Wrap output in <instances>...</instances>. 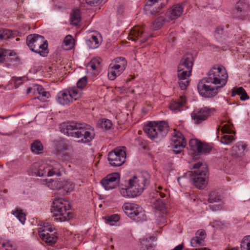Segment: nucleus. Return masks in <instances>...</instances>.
Listing matches in <instances>:
<instances>
[{"label":"nucleus","instance_id":"f257e3e1","mask_svg":"<svg viewBox=\"0 0 250 250\" xmlns=\"http://www.w3.org/2000/svg\"><path fill=\"white\" fill-rule=\"evenodd\" d=\"M228 74L221 66L211 68L207 77L200 80L197 88L201 96L205 98H212L216 96L218 90L223 87L228 81Z\"/></svg>","mask_w":250,"mask_h":250},{"label":"nucleus","instance_id":"f03ea898","mask_svg":"<svg viewBox=\"0 0 250 250\" xmlns=\"http://www.w3.org/2000/svg\"><path fill=\"white\" fill-rule=\"evenodd\" d=\"M62 166L54 160L42 161L34 163L28 170L30 175L39 177L60 176Z\"/></svg>","mask_w":250,"mask_h":250},{"label":"nucleus","instance_id":"7ed1b4c3","mask_svg":"<svg viewBox=\"0 0 250 250\" xmlns=\"http://www.w3.org/2000/svg\"><path fill=\"white\" fill-rule=\"evenodd\" d=\"M60 129L64 134L77 138H83L91 140L95 136L94 128L85 123L75 122L63 123L61 125Z\"/></svg>","mask_w":250,"mask_h":250},{"label":"nucleus","instance_id":"20e7f679","mask_svg":"<svg viewBox=\"0 0 250 250\" xmlns=\"http://www.w3.org/2000/svg\"><path fill=\"white\" fill-rule=\"evenodd\" d=\"M70 208L68 201L62 198L54 200L51 209L53 220L56 222H64L71 219L72 214Z\"/></svg>","mask_w":250,"mask_h":250},{"label":"nucleus","instance_id":"39448f33","mask_svg":"<svg viewBox=\"0 0 250 250\" xmlns=\"http://www.w3.org/2000/svg\"><path fill=\"white\" fill-rule=\"evenodd\" d=\"M169 126L165 121H151L144 126V130L151 140H162L168 132Z\"/></svg>","mask_w":250,"mask_h":250},{"label":"nucleus","instance_id":"423d86ee","mask_svg":"<svg viewBox=\"0 0 250 250\" xmlns=\"http://www.w3.org/2000/svg\"><path fill=\"white\" fill-rule=\"evenodd\" d=\"M26 44L30 49L41 56H45L47 53V41L41 35L30 34L26 38Z\"/></svg>","mask_w":250,"mask_h":250},{"label":"nucleus","instance_id":"0eeeda50","mask_svg":"<svg viewBox=\"0 0 250 250\" xmlns=\"http://www.w3.org/2000/svg\"><path fill=\"white\" fill-rule=\"evenodd\" d=\"M192 169L194 170L191 177L194 185L199 189L205 187L206 183V175L208 172L207 167L202 162H199L193 165Z\"/></svg>","mask_w":250,"mask_h":250},{"label":"nucleus","instance_id":"6e6552de","mask_svg":"<svg viewBox=\"0 0 250 250\" xmlns=\"http://www.w3.org/2000/svg\"><path fill=\"white\" fill-rule=\"evenodd\" d=\"M149 175L144 173L135 176L128 180V185L135 197L140 195L143 192L146 184L149 182Z\"/></svg>","mask_w":250,"mask_h":250},{"label":"nucleus","instance_id":"1a4fd4ad","mask_svg":"<svg viewBox=\"0 0 250 250\" xmlns=\"http://www.w3.org/2000/svg\"><path fill=\"white\" fill-rule=\"evenodd\" d=\"M122 208L125 213L130 218L137 222L146 220L145 210L139 205L133 203H125Z\"/></svg>","mask_w":250,"mask_h":250},{"label":"nucleus","instance_id":"9d476101","mask_svg":"<svg viewBox=\"0 0 250 250\" xmlns=\"http://www.w3.org/2000/svg\"><path fill=\"white\" fill-rule=\"evenodd\" d=\"M127 62L123 57L116 58L109 65L108 69V77L110 80H114L125 70Z\"/></svg>","mask_w":250,"mask_h":250},{"label":"nucleus","instance_id":"9b49d317","mask_svg":"<svg viewBox=\"0 0 250 250\" xmlns=\"http://www.w3.org/2000/svg\"><path fill=\"white\" fill-rule=\"evenodd\" d=\"M125 149V146H119L109 153L108 160L111 166L120 167L125 163L126 158Z\"/></svg>","mask_w":250,"mask_h":250},{"label":"nucleus","instance_id":"f8f14e48","mask_svg":"<svg viewBox=\"0 0 250 250\" xmlns=\"http://www.w3.org/2000/svg\"><path fill=\"white\" fill-rule=\"evenodd\" d=\"M214 110L207 107L196 109L191 113V117L195 124H199L206 120Z\"/></svg>","mask_w":250,"mask_h":250},{"label":"nucleus","instance_id":"ddd939ff","mask_svg":"<svg viewBox=\"0 0 250 250\" xmlns=\"http://www.w3.org/2000/svg\"><path fill=\"white\" fill-rule=\"evenodd\" d=\"M120 175L118 172H114L106 175L101 181V184L105 190L115 188L118 184Z\"/></svg>","mask_w":250,"mask_h":250},{"label":"nucleus","instance_id":"4468645a","mask_svg":"<svg viewBox=\"0 0 250 250\" xmlns=\"http://www.w3.org/2000/svg\"><path fill=\"white\" fill-rule=\"evenodd\" d=\"M128 39L132 41H139L142 43L146 42L148 36L145 33V29L143 26H134L130 31Z\"/></svg>","mask_w":250,"mask_h":250},{"label":"nucleus","instance_id":"2eb2a0df","mask_svg":"<svg viewBox=\"0 0 250 250\" xmlns=\"http://www.w3.org/2000/svg\"><path fill=\"white\" fill-rule=\"evenodd\" d=\"M190 149L194 153H208L212 148V146L206 142H189Z\"/></svg>","mask_w":250,"mask_h":250},{"label":"nucleus","instance_id":"dca6fc26","mask_svg":"<svg viewBox=\"0 0 250 250\" xmlns=\"http://www.w3.org/2000/svg\"><path fill=\"white\" fill-rule=\"evenodd\" d=\"M192 66L193 57L191 55L188 54L184 56L180 61L177 70L191 73Z\"/></svg>","mask_w":250,"mask_h":250},{"label":"nucleus","instance_id":"f3484780","mask_svg":"<svg viewBox=\"0 0 250 250\" xmlns=\"http://www.w3.org/2000/svg\"><path fill=\"white\" fill-rule=\"evenodd\" d=\"M206 233L204 229H199L195 233V236L190 240L191 246L193 247H198L204 245Z\"/></svg>","mask_w":250,"mask_h":250},{"label":"nucleus","instance_id":"a211bd4d","mask_svg":"<svg viewBox=\"0 0 250 250\" xmlns=\"http://www.w3.org/2000/svg\"><path fill=\"white\" fill-rule=\"evenodd\" d=\"M190 72L177 70V76L179 85L182 90H185L189 84V78L191 75Z\"/></svg>","mask_w":250,"mask_h":250},{"label":"nucleus","instance_id":"6ab92c4d","mask_svg":"<svg viewBox=\"0 0 250 250\" xmlns=\"http://www.w3.org/2000/svg\"><path fill=\"white\" fill-rule=\"evenodd\" d=\"M248 9V6L246 3L237 2L233 13L235 17L239 19H244L247 16Z\"/></svg>","mask_w":250,"mask_h":250},{"label":"nucleus","instance_id":"aec40b11","mask_svg":"<svg viewBox=\"0 0 250 250\" xmlns=\"http://www.w3.org/2000/svg\"><path fill=\"white\" fill-rule=\"evenodd\" d=\"M41 183L48 188L56 190L61 188L62 184L61 179H45L41 180Z\"/></svg>","mask_w":250,"mask_h":250},{"label":"nucleus","instance_id":"412c9836","mask_svg":"<svg viewBox=\"0 0 250 250\" xmlns=\"http://www.w3.org/2000/svg\"><path fill=\"white\" fill-rule=\"evenodd\" d=\"M56 100L62 105H67L72 102V97L67 90L60 91L56 96Z\"/></svg>","mask_w":250,"mask_h":250},{"label":"nucleus","instance_id":"4be33fe9","mask_svg":"<svg viewBox=\"0 0 250 250\" xmlns=\"http://www.w3.org/2000/svg\"><path fill=\"white\" fill-rule=\"evenodd\" d=\"M183 12V6L179 4H175L168 11L167 16L171 20H175L180 17Z\"/></svg>","mask_w":250,"mask_h":250},{"label":"nucleus","instance_id":"5701e85b","mask_svg":"<svg viewBox=\"0 0 250 250\" xmlns=\"http://www.w3.org/2000/svg\"><path fill=\"white\" fill-rule=\"evenodd\" d=\"M1 63L8 61L13 62L16 61L17 57L16 53L12 50L1 48Z\"/></svg>","mask_w":250,"mask_h":250},{"label":"nucleus","instance_id":"b1692460","mask_svg":"<svg viewBox=\"0 0 250 250\" xmlns=\"http://www.w3.org/2000/svg\"><path fill=\"white\" fill-rule=\"evenodd\" d=\"M34 91L39 94V96L35 99H38L42 102L46 101V99L48 98L50 95V93L45 90L44 88L41 85H36L34 86Z\"/></svg>","mask_w":250,"mask_h":250},{"label":"nucleus","instance_id":"393cba45","mask_svg":"<svg viewBox=\"0 0 250 250\" xmlns=\"http://www.w3.org/2000/svg\"><path fill=\"white\" fill-rule=\"evenodd\" d=\"M186 102L185 96H181L180 98L175 101H173L170 103V108L172 110L180 111Z\"/></svg>","mask_w":250,"mask_h":250},{"label":"nucleus","instance_id":"a878e982","mask_svg":"<svg viewBox=\"0 0 250 250\" xmlns=\"http://www.w3.org/2000/svg\"><path fill=\"white\" fill-rule=\"evenodd\" d=\"M236 95L240 96V98L242 101L248 100L249 97L245 90L242 87H234L232 91L231 96L234 97Z\"/></svg>","mask_w":250,"mask_h":250},{"label":"nucleus","instance_id":"bb28decb","mask_svg":"<svg viewBox=\"0 0 250 250\" xmlns=\"http://www.w3.org/2000/svg\"><path fill=\"white\" fill-rule=\"evenodd\" d=\"M39 236L42 240L51 245L54 244L57 239V236L54 233H44V232L43 233L42 232Z\"/></svg>","mask_w":250,"mask_h":250},{"label":"nucleus","instance_id":"cd10ccee","mask_svg":"<svg viewBox=\"0 0 250 250\" xmlns=\"http://www.w3.org/2000/svg\"><path fill=\"white\" fill-rule=\"evenodd\" d=\"M246 149V147L244 144L238 143L232 147L231 150L234 154L241 156L244 154Z\"/></svg>","mask_w":250,"mask_h":250},{"label":"nucleus","instance_id":"c85d7f7f","mask_svg":"<svg viewBox=\"0 0 250 250\" xmlns=\"http://www.w3.org/2000/svg\"><path fill=\"white\" fill-rule=\"evenodd\" d=\"M12 214L16 217L22 224H24L26 220V215L21 208H15L12 211Z\"/></svg>","mask_w":250,"mask_h":250},{"label":"nucleus","instance_id":"c756f323","mask_svg":"<svg viewBox=\"0 0 250 250\" xmlns=\"http://www.w3.org/2000/svg\"><path fill=\"white\" fill-rule=\"evenodd\" d=\"M86 43L90 48L95 49L99 46L100 42L97 36L92 35L89 39L86 40Z\"/></svg>","mask_w":250,"mask_h":250},{"label":"nucleus","instance_id":"7c9ffc66","mask_svg":"<svg viewBox=\"0 0 250 250\" xmlns=\"http://www.w3.org/2000/svg\"><path fill=\"white\" fill-rule=\"evenodd\" d=\"M81 20V12L78 9H74L71 15V22L72 24L77 25Z\"/></svg>","mask_w":250,"mask_h":250},{"label":"nucleus","instance_id":"2f4dec72","mask_svg":"<svg viewBox=\"0 0 250 250\" xmlns=\"http://www.w3.org/2000/svg\"><path fill=\"white\" fill-rule=\"evenodd\" d=\"M61 188L67 192H71L74 190V184L70 180H61Z\"/></svg>","mask_w":250,"mask_h":250},{"label":"nucleus","instance_id":"473e14b6","mask_svg":"<svg viewBox=\"0 0 250 250\" xmlns=\"http://www.w3.org/2000/svg\"><path fill=\"white\" fill-rule=\"evenodd\" d=\"M72 97V101L77 100L82 96V92L78 87H71L67 90Z\"/></svg>","mask_w":250,"mask_h":250},{"label":"nucleus","instance_id":"72a5a7b5","mask_svg":"<svg viewBox=\"0 0 250 250\" xmlns=\"http://www.w3.org/2000/svg\"><path fill=\"white\" fill-rule=\"evenodd\" d=\"M43 146L41 142H33L31 145V150L35 154H39L43 150Z\"/></svg>","mask_w":250,"mask_h":250},{"label":"nucleus","instance_id":"f704fd0d","mask_svg":"<svg viewBox=\"0 0 250 250\" xmlns=\"http://www.w3.org/2000/svg\"><path fill=\"white\" fill-rule=\"evenodd\" d=\"M172 149L175 154L180 153L185 148L187 145V142H173Z\"/></svg>","mask_w":250,"mask_h":250},{"label":"nucleus","instance_id":"c9c22d12","mask_svg":"<svg viewBox=\"0 0 250 250\" xmlns=\"http://www.w3.org/2000/svg\"><path fill=\"white\" fill-rule=\"evenodd\" d=\"M42 226V227L39 228V235L42 232L43 233H49V232H52L54 230V228L52 227V225L48 222H44Z\"/></svg>","mask_w":250,"mask_h":250},{"label":"nucleus","instance_id":"e433bc0d","mask_svg":"<svg viewBox=\"0 0 250 250\" xmlns=\"http://www.w3.org/2000/svg\"><path fill=\"white\" fill-rule=\"evenodd\" d=\"M152 237L151 236H148L146 238H143L141 240V245L142 247L144 248L143 250H150L152 248Z\"/></svg>","mask_w":250,"mask_h":250},{"label":"nucleus","instance_id":"4c0bfd02","mask_svg":"<svg viewBox=\"0 0 250 250\" xmlns=\"http://www.w3.org/2000/svg\"><path fill=\"white\" fill-rule=\"evenodd\" d=\"M208 201L209 203H222L221 197L219 194L215 192H212L209 195Z\"/></svg>","mask_w":250,"mask_h":250},{"label":"nucleus","instance_id":"58836bf2","mask_svg":"<svg viewBox=\"0 0 250 250\" xmlns=\"http://www.w3.org/2000/svg\"><path fill=\"white\" fill-rule=\"evenodd\" d=\"M97 125L99 127L107 130L112 127V124L111 121L108 119H102L98 121Z\"/></svg>","mask_w":250,"mask_h":250},{"label":"nucleus","instance_id":"ea45409f","mask_svg":"<svg viewBox=\"0 0 250 250\" xmlns=\"http://www.w3.org/2000/svg\"><path fill=\"white\" fill-rule=\"evenodd\" d=\"M165 21V18L163 16L158 17L153 23L152 29L153 30L160 29L164 24Z\"/></svg>","mask_w":250,"mask_h":250},{"label":"nucleus","instance_id":"a19ab883","mask_svg":"<svg viewBox=\"0 0 250 250\" xmlns=\"http://www.w3.org/2000/svg\"><path fill=\"white\" fill-rule=\"evenodd\" d=\"M120 192L121 194L125 198H134L135 197L128 185L126 188H120Z\"/></svg>","mask_w":250,"mask_h":250},{"label":"nucleus","instance_id":"79ce46f5","mask_svg":"<svg viewBox=\"0 0 250 250\" xmlns=\"http://www.w3.org/2000/svg\"><path fill=\"white\" fill-rule=\"evenodd\" d=\"M241 250H250V235L245 236L241 242Z\"/></svg>","mask_w":250,"mask_h":250},{"label":"nucleus","instance_id":"37998d69","mask_svg":"<svg viewBox=\"0 0 250 250\" xmlns=\"http://www.w3.org/2000/svg\"><path fill=\"white\" fill-rule=\"evenodd\" d=\"M222 131L224 133H227L229 134L227 135H224L223 136V138L224 140V141H234L236 139V138H235L234 136L229 134L231 133H230V130L228 128V127L227 125H225L223 126V127L222 128Z\"/></svg>","mask_w":250,"mask_h":250},{"label":"nucleus","instance_id":"c03bdc74","mask_svg":"<svg viewBox=\"0 0 250 250\" xmlns=\"http://www.w3.org/2000/svg\"><path fill=\"white\" fill-rule=\"evenodd\" d=\"M14 37L11 30L7 29H1V40H7Z\"/></svg>","mask_w":250,"mask_h":250},{"label":"nucleus","instance_id":"a18cd8bd","mask_svg":"<svg viewBox=\"0 0 250 250\" xmlns=\"http://www.w3.org/2000/svg\"><path fill=\"white\" fill-rule=\"evenodd\" d=\"M100 66V62L97 59H93L87 64V67L92 70H96Z\"/></svg>","mask_w":250,"mask_h":250},{"label":"nucleus","instance_id":"49530a36","mask_svg":"<svg viewBox=\"0 0 250 250\" xmlns=\"http://www.w3.org/2000/svg\"><path fill=\"white\" fill-rule=\"evenodd\" d=\"M1 250H16V249L12 242L5 241L1 243Z\"/></svg>","mask_w":250,"mask_h":250},{"label":"nucleus","instance_id":"de8ad7c7","mask_svg":"<svg viewBox=\"0 0 250 250\" xmlns=\"http://www.w3.org/2000/svg\"><path fill=\"white\" fill-rule=\"evenodd\" d=\"M171 135L174 138L172 141H185V138L182 133L176 129L173 130Z\"/></svg>","mask_w":250,"mask_h":250},{"label":"nucleus","instance_id":"09e8293b","mask_svg":"<svg viewBox=\"0 0 250 250\" xmlns=\"http://www.w3.org/2000/svg\"><path fill=\"white\" fill-rule=\"evenodd\" d=\"M63 43L67 46V49L71 48L73 46V39L71 36L68 35L66 36L63 41Z\"/></svg>","mask_w":250,"mask_h":250},{"label":"nucleus","instance_id":"8fccbe9b","mask_svg":"<svg viewBox=\"0 0 250 250\" xmlns=\"http://www.w3.org/2000/svg\"><path fill=\"white\" fill-rule=\"evenodd\" d=\"M224 33V28L223 26H218L216 28L214 31V36L217 40L222 38Z\"/></svg>","mask_w":250,"mask_h":250},{"label":"nucleus","instance_id":"3c124183","mask_svg":"<svg viewBox=\"0 0 250 250\" xmlns=\"http://www.w3.org/2000/svg\"><path fill=\"white\" fill-rule=\"evenodd\" d=\"M154 206L156 209L161 210L165 208L166 204L163 200L158 199L154 203Z\"/></svg>","mask_w":250,"mask_h":250},{"label":"nucleus","instance_id":"603ef678","mask_svg":"<svg viewBox=\"0 0 250 250\" xmlns=\"http://www.w3.org/2000/svg\"><path fill=\"white\" fill-rule=\"evenodd\" d=\"M166 192L167 193V190L161 186H159L156 189L157 197L160 196L161 198H163L166 196Z\"/></svg>","mask_w":250,"mask_h":250},{"label":"nucleus","instance_id":"864d4df0","mask_svg":"<svg viewBox=\"0 0 250 250\" xmlns=\"http://www.w3.org/2000/svg\"><path fill=\"white\" fill-rule=\"evenodd\" d=\"M26 78L25 77H13L12 80L15 83V86L16 88L18 87L21 85L24 81H25Z\"/></svg>","mask_w":250,"mask_h":250},{"label":"nucleus","instance_id":"5fc2aeb1","mask_svg":"<svg viewBox=\"0 0 250 250\" xmlns=\"http://www.w3.org/2000/svg\"><path fill=\"white\" fill-rule=\"evenodd\" d=\"M120 220V216L117 214H114L108 217L107 219L110 225L113 226L115 223L117 222Z\"/></svg>","mask_w":250,"mask_h":250},{"label":"nucleus","instance_id":"6e6d98bb","mask_svg":"<svg viewBox=\"0 0 250 250\" xmlns=\"http://www.w3.org/2000/svg\"><path fill=\"white\" fill-rule=\"evenodd\" d=\"M222 203H210L208 207L212 211H218L222 209Z\"/></svg>","mask_w":250,"mask_h":250},{"label":"nucleus","instance_id":"4d7b16f0","mask_svg":"<svg viewBox=\"0 0 250 250\" xmlns=\"http://www.w3.org/2000/svg\"><path fill=\"white\" fill-rule=\"evenodd\" d=\"M87 80L86 77H83L80 79L77 83V87L78 88H83L86 84Z\"/></svg>","mask_w":250,"mask_h":250},{"label":"nucleus","instance_id":"13d9d810","mask_svg":"<svg viewBox=\"0 0 250 250\" xmlns=\"http://www.w3.org/2000/svg\"><path fill=\"white\" fill-rule=\"evenodd\" d=\"M139 149L141 150H147L149 149L147 142H141L139 145Z\"/></svg>","mask_w":250,"mask_h":250},{"label":"nucleus","instance_id":"bf43d9fd","mask_svg":"<svg viewBox=\"0 0 250 250\" xmlns=\"http://www.w3.org/2000/svg\"><path fill=\"white\" fill-rule=\"evenodd\" d=\"M100 0H85V2L87 4L90 5H96L99 3Z\"/></svg>","mask_w":250,"mask_h":250},{"label":"nucleus","instance_id":"052dcab7","mask_svg":"<svg viewBox=\"0 0 250 250\" xmlns=\"http://www.w3.org/2000/svg\"><path fill=\"white\" fill-rule=\"evenodd\" d=\"M183 248V246L182 244L179 245L178 246L175 247L174 249L172 250H182Z\"/></svg>","mask_w":250,"mask_h":250},{"label":"nucleus","instance_id":"680f3d73","mask_svg":"<svg viewBox=\"0 0 250 250\" xmlns=\"http://www.w3.org/2000/svg\"><path fill=\"white\" fill-rule=\"evenodd\" d=\"M34 86L33 87L28 88V89H27V93H30L31 92H32V91H34Z\"/></svg>","mask_w":250,"mask_h":250},{"label":"nucleus","instance_id":"e2e57ef3","mask_svg":"<svg viewBox=\"0 0 250 250\" xmlns=\"http://www.w3.org/2000/svg\"><path fill=\"white\" fill-rule=\"evenodd\" d=\"M66 150L67 149V148L65 147V148H63L62 149L61 148H60L59 147L58 148V151H60V153H61L62 152H63V150Z\"/></svg>","mask_w":250,"mask_h":250},{"label":"nucleus","instance_id":"0e129e2a","mask_svg":"<svg viewBox=\"0 0 250 250\" xmlns=\"http://www.w3.org/2000/svg\"><path fill=\"white\" fill-rule=\"evenodd\" d=\"M228 250H239V249L237 247H234V248H232L230 249H229Z\"/></svg>","mask_w":250,"mask_h":250},{"label":"nucleus","instance_id":"69168bd1","mask_svg":"<svg viewBox=\"0 0 250 250\" xmlns=\"http://www.w3.org/2000/svg\"><path fill=\"white\" fill-rule=\"evenodd\" d=\"M222 143H224V144H226V145H229V144H230L231 143V142L230 141H229V142H221Z\"/></svg>","mask_w":250,"mask_h":250},{"label":"nucleus","instance_id":"338daca9","mask_svg":"<svg viewBox=\"0 0 250 250\" xmlns=\"http://www.w3.org/2000/svg\"><path fill=\"white\" fill-rule=\"evenodd\" d=\"M7 2H14V3H16V1L15 0H5Z\"/></svg>","mask_w":250,"mask_h":250},{"label":"nucleus","instance_id":"774afa93","mask_svg":"<svg viewBox=\"0 0 250 250\" xmlns=\"http://www.w3.org/2000/svg\"><path fill=\"white\" fill-rule=\"evenodd\" d=\"M160 5H161V7H160V6H159V7H158L159 9H160V8H162L163 7V6L165 5V3H161Z\"/></svg>","mask_w":250,"mask_h":250}]
</instances>
